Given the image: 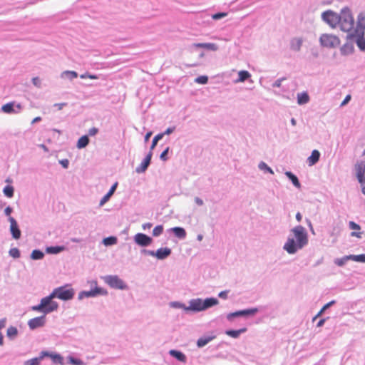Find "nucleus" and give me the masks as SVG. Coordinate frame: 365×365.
Returning <instances> with one entry per match:
<instances>
[{"mask_svg": "<svg viewBox=\"0 0 365 365\" xmlns=\"http://www.w3.org/2000/svg\"><path fill=\"white\" fill-rule=\"evenodd\" d=\"M354 50V47L352 43H346L341 47L340 52L343 56H348L352 53Z\"/></svg>", "mask_w": 365, "mask_h": 365, "instance_id": "obj_28", "label": "nucleus"}, {"mask_svg": "<svg viewBox=\"0 0 365 365\" xmlns=\"http://www.w3.org/2000/svg\"><path fill=\"white\" fill-rule=\"evenodd\" d=\"M339 14L334 12L332 10H327L322 12L321 18L324 22L328 24L331 29L337 27L340 23Z\"/></svg>", "mask_w": 365, "mask_h": 365, "instance_id": "obj_8", "label": "nucleus"}, {"mask_svg": "<svg viewBox=\"0 0 365 365\" xmlns=\"http://www.w3.org/2000/svg\"><path fill=\"white\" fill-rule=\"evenodd\" d=\"M23 106L21 103L15 101L9 102L1 106V110L5 113H19L22 110Z\"/></svg>", "mask_w": 365, "mask_h": 365, "instance_id": "obj_12", "label": "nucleus"}, {"mask_svg": "<svg viewBox=\"0 0 365 365\" xmlns=\"http://www.w3.org/2000/svg\"><path fill=\"white\" fill-rule=\"evenodd\" d=\"M61 77L62 78H68L69 80H73L78 77V73L77 72L73 71H65L61 73Z\"/></svg>", "mask_w": 365, "mask_h": 365, "instance_id": "obj_38", "label": "nucleus"}, {"mask_svg": "<svg viewBox=\"0 0 365 365\" xmlns=\"http://www.w3.org/2000/svg\"><path fill=\"white\" fill-rule=\"evenodd\" d=\"M175 237L180 240H183L186 237L187 233L185 230L181 227H175L170 229Z\"/></svg>", "mask_w": 365, "mask_h": 365, "instance_id": "obj_27", "label": "nucleus"}, {"mask_svg": "<svg viewBox=\"0 0 365 365\" xmlns=\"http://www.w3.org/2000/svg\"><path fill=\"white\" fill-rule=\"evenodd\" d=\"M46 316L43 314L40 317L31 319L28 322V326L30 329L34 330L36 329L43 327L46 324Z\"/></svg>", "mask_w": 365, "mask_h": 365, "instance_id": "obj_15", "label": "nucleus"}, {"mask_svg": "<svg viewBox=\"0 0 365 365\" xmlns=\"http://www.w3.org/2000/svg\"><path fill=\"white\" fill-rule=\"evenodd\" d=\"M42 352L46 353L47 354L46 355V357H50L54 364H58L61 365L65 364L63 357L60 354L50 352L48 351H42Z\"/></svg>", "mask_w": 365, "mask_h": 365, "instance_id": "obj_19", "label": "nucleus"}, {"mask_svg": "<svg viewBox=\"0 0 365 365\" xmlns=\"http://www.w3.org/2000/svg\"><path fill=\"white\" fill-rule=\"evenodd\" d=\"M67 364L69 365H86V363L84 362L81 359L74 357L73 355L70 354L67 356Z\"/></svg>", "mask_w": 365, "mask_h": 365, "instance_id": "obj_32", "label": "nucleus"}, {"mask_svg": "<svg viewBox=\"0 0 365 365\" xmlns=\"http://www.w3.org/2000/svg\"><path fill=\"white\" fill-rule=\"evenodd\" d=\"M356 171V177L360 183H364V178L365 174V167L361 165L360 163H357L355 166Z\"/></svg>", "mask_w": 365, "mask_h": 365, "instance_id": "obj_24", "label": "nucleus"}, {"mask_svg": "<svg viewBox=\"0 0 365 365\" xmlns=\"http://www.w3.org/2000/svg\"><path fill=\"white\" fill-rule=\"evenodd\" d=\"M170 307L175 309H183L184 310L185 308L187 307L185 304L177 301L170 302Z\"/></svg>", "mask_w": 365, "mask_h": 365, "instance_id": "obj_44", "label": "nucleus"}, {"mask_svg": "<svg viewBox=\"0 0 365 365\" xmlns=\"http://www.w3.org/2000/svg\"><path fill=\"white\" fill-rule=\"evenodd\" d=\"M9 254L11 257L15 258V259H17V258H19L20 256H21V253H20V251L18 248L16 247H14V248H11L9 251Z\"/></svg>", "mask_w": 365, "mask_h": 365, "instance_id": "obj_47", "label": "nucleus"}, {"mask_svg": "<svg viewBox=\"0 0 365 365\" xmlns=\"http://www.w3.org/2000/svg\"><path fill=\"white\" fill-rule=\"evenodd\" d=\"M133 240L135 244L143 247H148L153 242V238L143 233H137L135 235Z\"/></svg>", "mask_w": 365, "mask_h": 365, "instance_id": "obj_13", "label": "nucleus"}, {"mask_svg": "<svg viewBox=\"0 0 365 365\" xmlns=\"http://www.w3.org/2000/svg\"><path fill=\"white\" fill-rule=\"evenodd\" d=\"M163 138H162V134H160L158 133V135H156L153 139V141H152V144H151V146H150V150L152 151V150H153L155 146L157 145L158 144V142L161 140Z\"/></svg>", "mask_w": 365, "mask_h": 365, "instance_id": "obj_49", "label": "nucleus"}, {"mask_svg": "<svg viewBox=\"0 0 365 365\" xmlns=\"http://www.w3.org/2000/svg\"><path fill=\"white\" fill-rule=\"evenodd\" d=\"M169 354L180 362L185 363L187 361L186 356L180 351L171 349L169 351Z\"/></svg>", "mask_w": 365, "mask_h": 365, "instance_id": "obj_22", "label": "nucleus"}, {"mask_svg": "<svg viewBox=\"0 0 365 365\" xmlns=\"http://www.w3.org/2000/svg\"><path fill=\"white\" fill-rule=\"evenodd\" d=\"M320 155L321 154L319 150H314L312 152L311 155L307 158L308 165L309 166L315 165L319 160Z\"/></svg>", "mask_w": 365, "mask_h": 365, "instance_id": "obj_23", "label": "nucleus"}, {"mask_svg": "<svg viewBox=\"0 0 365 365\" xmlns=\"http://www.w3.org/2000/svg\"><path fill=\"white\" fill-rule=\"evenodd\" d=\"M215 335H207L200 337L197 341V346L199 348H202L210 343L215 338Z\"/></svg>", "mask_w": 365, "mask_h": 365, "instance_id": "obj_21", "label": "nucleus"}, {"mask_svg": "<svg viewBox=\"0 0 365 365\" xmlns=\"http://www.w3.org/2000/svg\"><path fill=\"white\" fill-rule=\"evenodd\" d=\"M169 152V147L166 148L160 154V158L163 161H166L168 160V154Z\"/></svg>", "mask_w": 365, "mask_h": 365, "instance_id": "obj_51", "label": "nucleus"}, {"mask_svg": "<svg viewBox=\"0 0 365 365\" xmlns=\"http://www.w3.org/2000/svg\"><path fill=\"white\" fill-rule=\"evenodd\" d=\"M44 253L40 250H34L31 254V258L34 260H39L43 259Z\"/></svg>", "mask_w": 365, "mask_h": 365, "instance_id": "obj_42", "label": "nucleus"}, {"mask_svg": "<svg viewBox=\"0 0 365 365\" xmlns=\"http://www.w3.org/2000/svg\"><path fill=\"white\" fill-rule=\"evenodd\" d=\"M163 232V226L162 225H157L153 230V235L154 237H158Z\"/></svg>", "mask_w": 365, "mask_h": 365, "instance_id": "obj_46", "label": "nucleus"}, {"mask_svg": "<svg viewBox=\"0 0 365 365\" xmlns=\"http://www.w3.org/2000/svg\"><path fill=\"white\" fill-rule=\"evenodd\" d=\"M365 31V11H361L357 16L356 26L353 32L358 33Z\"/></svg>", "mask_w": 365, "mask_h": 365, "instance_id": "obj_18", "label": "nucleus"}, {"mask_svg": "<svg viewBox=\"0 0 365 365\" xmlns=\"http://www.w3.org/2000/svg\"><path fill=\"white\" fill-rule=\"evenodd\" d=\"M104 282L110 287L116 289L125 290L128 289L125 282L118 275H106L102 277Z\"/></svg>", "mask_w": 365, "mask_h": 365, "instance_id": "obj_6", "label": "nucleus"}, {"mask_svg": "<svg viewBox=\"0 0 365 365\" xmlns=\"http://www.w3.org/2000/svg\"><path fill=\"white\" fill-rule=\"evenodd\" d=\"M13 212V209H12V207H11L10 206L6 207L5 208V210H4V213H5V215H6V216H9V217H11L10 215H11V212Z\"/></svg>", "mask_w": 365, "mask_h": 365, "instance_id": "obj_62", "label": "nucleus"}, {"mask_svg": "<svg viewBox=\"0 0 365 365\" xmlns=\"http://www.w3.org/2000/svg\"><path fill=\"white\" fill-rule=\"evenodd\" d=\"M172 253V250L169 247H161L156 251L153 250V257H156L158 259L163 260L168 258Z\"/></svg>", "mask_w": 365, "mask_h": 365, "instance_id": "obj_17", "label": "nucleus"}, {"mask_svg": "<svg viewBox=\"0 0 365 365\" xmlns=\"http://www.w3.org/2000/svg\"><path fill=\"white\" fill-rule=\"evenodd\" d=\"M259 312L257 307L238 310L235 312H231L227 314L226 318L229 322H232L234 318L236 317H250L255 315Z\"/></svg>", "mask_w": 365, "mask_h": 365, "instance_id": "obj_10", "label": "nucleus"}, {"mask_svg": "<svg viewBox=\"0 0 365 365\" xmlns=\"http://www.w3.org/2000/svg\"><path fill=\"white\" fill-rule=\"evenodd\" d=\"M32 83L37 88H41V81L38 77H34L32 78Z\"/></svg>", "mask_w": 365, "mask_h": 365, "instance_id": "obj_56", "label": "nucleus"}, {"mask_svg": "<svg viewBox=\"0 0 365 365\" xmlns=\"http://www.w3.org/2000/svg\"><path fill=\"white\" fill-rule=\"evenodd\" d=\"M8 220L10 222L9 230L12 237L15 240L20 239L21 236V232L20 230L17 221L13 217H9L8 218Z\"/></svg>", "mask_w": 365, "mask_h": 365, "instance_id": "obj_14", "label": "nucleus"}, {"mask_svg": "<svg viewBox=\"0 0 365 365\" xmlns=\"http://www.w3.org/2000/svg\"><path fill=\"white\" fill-rule=\"evenodd\" d=\"M53 296L51 293L41 299L40 304L32 306L31 309L37 312L43 313L45 316L58 309V302L53 301Z\"/></svg>", "mask_w": 365, "mask_h": 365, "instance_id": "obj_3", "label": "nucleus"}, {"mask_svg": "<svg viewBox=\"0 0 365 365\" xmlns=\"http://www.w3.org/2000/svg\"><path fill=\"white\" fill-rule=\"evenodd\" d=\"M294 237H288L283 245V250L289 255H294L309 243L308 234L302 225H297L291 230Z\"/></svg>", "mask_w": 365, "mask_h": 365, "instance_id": "obj_1", "label": "nucleus"}, {"mask_svg": "<svg viewBox=\"0 0 365 365\" xmlns=\"http://www.w3.org/2000/svg\"><path fill=\"white\" fill-rule=\"evenodd\" d=\"M351 257L353 261L365 263V254L358 255H351Z\"/></svg>", "mask_w": 365, "mask_h": 365, "instance_id": "obj_45", "label": "nucleus"}, {"mask_svg": "<svg viewBox=\"0 0 365 365\" xmlns=\"http://www.w3.org/2000/svg\"><path fill=\"white\" fill-rule=\"evenodd\" d=\"M227 14L224 12H218L212 15V19L215 20L221 19L226 16Z\"/></svg>", "mask_w": 365, "mask_h": 365, "instance_id": "obj_53", "label": "nucleus"}, {"mask_svg": "<svg viewBox=\"0 0 365 365\" xmlns=\"http://www.w3.org/2000/svg\"><path fill=\"white\" fill-rule=\"evenodd\" d=\"M349 229L353 230H359L361 229L360 225L354 222V221L349 222Z\"/></svg>", "mask_w": 365, "mask_h": 365, "instance_id": "obj_50", "label": "nucleus"}, {"mask_svg": "<svg viewBox=\"0 0 365 365\" xmlns=\"http://www.w3.org/2000/svg\"><path fill=\"white\" fill-rule=\"evenodd\" d=\"M230 292L229 290H224V291H222L220 292L219 294H218V297L222 299H227V297H228V293Z\"/></svg>", "mask_w": 365, "mask_h": 365, "instance_id": "obj_57", "label": "nucleus"}, {"mask_svg": "<svg viewBox=\"0 0 365 365\" xmlns=\"http://www.w3.org/2000/svg\"><path fill=\"white\" fill-rule=\"evenodd\" d=\"M152 155L153 153L150 150L143 160L141 163L135 168V172L137 173H143L147 170L148 168L149 167L151 163Z\"/></svg>", "mask_w": 365, "mask_h": 365, "instance_id": "obj_16", "label": "nucleus"}, {"mask_svg": "<svg viewBox=\"0 0 365 365\" xmlns=\"http://www.w3.org/2000/svg\"><path fill=\"white\" fill-rule=\"evenodd\" d=\"M6 335L10 339H15L18 335V329L16 327L11 326L7 329Z\"/></svg>", "mask_w": 365, "mask_h": 365, "instance_id": "obj_40", "label": "nucleus"}, {"mask_svg": "<svg viewBox=\"0 0 365 365\" xmlns=\"http://www.w3.org/2000/svg\"><path fill=\"white\" fill-rule=\"evenodd\" d=\"M251 77V74L247 71H240L238 73V78L235 83L245 82Z\"/></svg>", "mask_w": 365, "mask_h": 365, "instance_id": "obj_33", "label": "nucleus"}, {"mask_svg": "<svg viewBox=\"0 0 365 365\" xmlns=\"http://www.w3.org/2000/svg\"><path fill=\"white\" fill-rule=\"evenodd\" d=\"M4 195L9 198H11L14 195V187L12 185H8L3 189Z\"/></svg>", "mask_w": 365, "mask_h": 365, "instance_id": "obj_41", "label": "nucleus"}, {"mask_svg": "<svg viewBox=\"0 0 365 365\" xmlns=\"http://www.w3.org/2000/svg\"><path fill=\"white\" fill-rule=\"evenodd\" d=\"M349 260H351V255H345L341 258H336L334 264L339 267H343Z\"/></svg>", "mask_w": 365, "mask_h": 365, "instance_id": "obj_36", "label": "nucleus"}, {"mask_svg": "<svg viewBox=\"0 0 365 365\" xmlns=\"http://www.w3.org/2000/svg\"><path fill=\"white\" fill-rule=\"evenodd\" d=\"M117 242H118V239L115 236H110L108 237H105L103 240V244L107 247L114 245L117 244Z\"/></svg>", "mask_w": 365, "mask_h": 365, "instance_id": "obj_39", "label": "nucleus"}, {"mask_svg": "<svg viewBox=\"0 0 365 365\" xmlns=\"http://www.w3.org/2000/svg\"><path fill=\"white\" fill-rule=\"evenodd\" d=\"M68 105L67 103H55L53 104V107H56L58 108V110H61L63 109L65 106H66Z\"/></svg>", "mask_w": 365, "mask_h": 365, "instance_id": "obj_60", "label": "nucleus"}, {"mask_svg": "<svg viewBox=\"0 0 365 365\" xmlns=\"http://www.w3.org/2000/svg\"><path fill=\"white\" fill-rule=\"evenodd\" d=\"M117 187H118V182H116L111 186L109 191L100 200L99 205L101 207L103 206L106 202H107L110 200V197L115 192Z\"/></svg>", "mask_w": 365, "mask_h": 365, "instance_id": "obj_20", "label": "nucleus"}, {"mask_svg": "<svg viewBox=\"0 0 365 365\" xmlns=\"http://www.w3.org/2000/svg\"><path fill=\"white\" fill-rule=\"evenodd\" d=\"M54 299L58 298L63 301H68L73 298L75 292L74 289L70 287L69 284H66L57 288H55L52 292Z\"/></svg>", "mask_w": 365, "mask_h": 365, "instance_id": "obj_5", "label": "nucleus"}, {"mask_svg": "<svg viewBox=\"0 0 365 365\" xmlns=\"http://www.w3.org/2000/svg\"><path fill=\"white\" fill-rule=\"evenodd\" d=\"M193 46L197 48H203L212 51H215L217 48L216 45L212 43H194Z\"/></svg>", "mask_w": 365, "mask_h": 365, "instance_id": "obj_37", "label": "nucleus"}, {"mask_svg": "<svg viewBox=\"0 0 365 365\" xmlns=\"http://www.w3.org/2000/svg\"><path fill=\"white\" fill-rule=\"evenodd\" d=\"M98 133V129L97 128L93 127L88 130V135L91 136H93Z\"/></svg>", "mask_w": 365, "mask_h": 365, "instance_id": "obj_59", "label": "nucleus"}, {"mask_svg": "<svg viewBox=\"0 0 365 365\" xmlns=\"http://www.w3.org/2000/svg\"><path fill=\"white\" fill-rule=\"evenodd\" d=\"M46 355H47L46 353L41 351L38 357L26 361L24 365H40V361L46 357Z\"/></svg>", "mask_w": 365, "mask_h": 365, "instance_id": "obj_25", "label": "nucleus"}, {"mask_svg": "<svg viewBox=\"0 0 365 365\" xmlns=\"http://www.w3.org/2000/svg\"><path fill=\"white\" fill-rule=\"evenodd\" d=\"M195 202L199 206H202L204 204L203 200L198 197H195Z\"/></svg>", "mask_w": 365, "mask_h": 365, "instance_id": "obj_64", "label": "nucleus"}, {"mask_svg": "<svg viewBox=\"0 0 365 365\" xmlns=\"http://www.w3.org/2000/svg\"><path fill=\"white\" fill-rule=\"evenodd\" d=\"M175 126L169 127L163 133H160V134H162V138H163V136L165 135H170L173 133L175 131Z\"/></svg>", "mask_w": 365, "mask_h": 365, "instance_id": "obj_52", "label": "nucleus"}, {"mask_svg": "<svg viewBox=\"0 0 365 365\" xmlns=\"http://www.w3.org/2000/svg\"><path fill=\"white\" fill-rule=\"evenodd\" d=\"M195 81L199 84H206L208 82V77L207 76H200L195 78Z\"/></svg>", "mask_w": 365, "mask_h": 365, "instance_id": "obj_48", "label": "nucleus"}, {"mask_svg": "<svg viewBox=\"0 0 365 365\" xmlns=\"http://www.w3.org/2000/svg\"><path fill=\"white\" fill-rule=\"evenodd\" d=\"M219 304V301L217 298L209 297L205 299L201 298L192 299L189 301V306L185 308L186 312H200L207 310L214 306Z\"/></svg>", "mask_w": 365, "mask_h": 365, "instance_id": "obj_2", "label": "nucleus"}, {"mask_svg": "<svg viewBox=\"0 0 365 365\" xmlns=\"http://www.w3.org/2000/svg\"><path fill=\"white\" fill-rule=\"evenodd\" d=\"M319 43L322 47L336 48L340 44V39L333 34H323L319 37Z\"/></svg>", "mask_w": 365, "mask_h": 365, "instance_id": "obj_9", "label": "nucleus"}, {"mask_svg": "<svg viewBox=\"0 0 365 365\" xmlns=\"http://www.w3.org/2000/svg\"><path fill=\"white\" fill-rule=\"evenodd\" d=\"M309 96L306 92L297 94V103L299 105H304L309 102Z\"/></svg>", "mask_w": 365, "mask_h": 365, "instance_id": "obj_35", "label": "nucleus"}, {"mask_svg": "<svg viewBox=\"0 0 365 365\" xmlns=\"http://www.w3.org/2000/svg\"><path fill=\"white\" fill-rule=\"evenodd\" d=\"M339 17L340 23L338 26L342 31L349 34L354 30V19L351 10L348 6L341 9Z\"/></svg>", "mask_w": 365, "mask_h": 365, "instance_id": "obj_4", "label": "nucleus"}, {"mask_svg": "<svg viewBox=\"0 0 365 365\" xmlns=\"http://www.w3.org/2000/svg\"><path fill=\"white\" fill-rule=\"evenodd\" d=\"M286 78L284 77L278 78L272 83L273 88H279L282 85V82L284 81Z\"/></svg>", "mask_w": 365, "mask_h": 365, "instance_id": "obj_54", "label": "nucleus"}, {"mask_svg": "<svg viewBox=\"0 0 365 365\" xmlns=\"http://www.w3.org/2000/svg\"><path fill=\"white\" fill-rule=\"evenodd\" d=\"M285 175L289 178V180L292 182L293 185L296 187L297 188L301 187V184L299 182V180L298 178L292 172L290 171H286Z\"/></svg>", "mask_w": 365, "mask_h": 365, "instance_id": "obj_30", "label": "nucleus"}, {"mask_svg": "<svg viewBox=\"0 0 365 365\" xmlns=\"http://www.w3.org/2000/svg\"><path fill=\"white\" fill-rule=\"evenodd\" d=\"M141 255L152 256L153 255V250L143 249L140 250Z\"/></svg>", "mask_w": 365, "mask_h": 365, "instance_id": "obj_58", "label": "nucleus"}, {"mask_svg": "<svg viewBox=\"0 0 365 365\" xmlns=\"http://www.w3.org/2000/svg\"><path fill=\"white\" fill-rule=\"evenodd\" d=\"M365 31H361L358 33L351 32L347 34L346 38L348 40H356V43L359 49L362 51H365Z\"/></svg>", "mask_w": 365, "mask_h": 365, "instance_id": "obj_11", "label": "nucleus"}, {"mask_svg": "<svg viewBox=\"0 0 365 365\" xmlns=\"http://www.w3.org/2000/svg\"><path fill=\"white\" fill-rule=\"evenodd\" d=\"M258 168L260 170L264 171V173H271V174H274V172H273L272 169L269 166H268L267 165V163H265L263 161H261L259 163Z\"/></svg>", "mask_w": 365, "mask_h": 365, "instance_id": "obj_43", "label": "nucleus"}, {"mask_svg": "<svg viewBox=\"0 0 365 365\" xmlns=\"http://www.w3.org/2000/svg\"><path fill=\"white\" fill-rule=\"evenodd\" d=\"M66 250L64 246H50L46 248V252L51 255H57Z\"/></svg>", "mask_w": 365, "mask_h": 365, "instance_id": "obj_31", "label": "nucleus"}, {"mask_svg": "<svg viewBox=\"0 0 365 365\" xmlns=\"http://www.w3.org/2000/svg\"><path fill=\"white\" fill-rule=\"evenodd\" d=\"M60 164L63 166V168H68L69 165V161L67 159H63L59 161Z\"/></svg>", "mask_w": 365, "mask_h": 365, "instance_id": "obj_61", "label": "nucleus"}, {"mask_svg": "<svg viewBox=\"0 0 365 365\" xmlns=\"http://www.w3.org/2000/svg\"><path fill=\"white\" fill-rule=\"evenodd\" d=\"M351 100V96L350 95H347L345 98L344 99V101H342V103H341V106H343L344 105H346V103H348V102Z\"/></svg>", "mask_w": 365, "mask_h": 365, "instance_id": "obj_63", "label": "nucleus"}, {"mask_svg": "<svg viewBox=\"0 0 365 365\" xmlns=\"http://www.w3.org/2000/svg\"><path fill=\"white\" fill-rule=\"evenodd\" d=\"M247 330L246 327H243L237 330L228 329L226 330L225 333L232 338L237 339L241 334L245 333Z\"/></svg>", "mask_w": 365, "mask_h": 365, "instance_id": "obj_26", "label": "nucleus"}, {"mask_svg": "<svg viewBox=\"0 0 365 365\" xmlns=\"http://www.w3.org/2000/svg\"><path fill=\"white\" fill-rule=\"evenodd\" d=\"M330 306L329 304H328V303H327L326 304H324L323 306V307L321 309V310L319 312V313L314 317L313 320H314L316 318L319 317L320 315L322 314L323 312H325V310H327L328 308H329Z\"/></svg>", "mask_w": 365, "mask_h": 365, "instance_id": "obj_55", "label": "nucleus"}, {"mask_svg": "<svg viewBox=\"0 0 365 365\" xmlns=\"http://www.w3.org/2000/svg\"><path fill=\"white\" fill-rule=\"evenodd\" d=\"M89 141L90 140L88 135H83L78 139L76 146L79 149L84 148L88 145Z\"/></svg>", "mask_w": 365, "mask_h": 365, "instance_id": "obj_34", "label": "nucleus"}, {"mask_svg": "<svg viewBox=\"0 0 365 365\" xmlns=\"http://www.w3.org/2000/svg\"><path fill=\"white\" fill-rule=\"evenodd\" d=\"M303 41L301 38H294L290 41V48L299 51L302 46Z\"/></svg>", "mask_w": 365, "mask_h": 365, "instance_id": "obj_29", "label": "nucleus"}, {"mask_svg": "<svg viewBox=\"0 0 365 365\" xmlns=\"http://www.w3.org/2000/svg\"><path fill=\"white\" fill-rule=\"evenodd\" d=\"M92 283L96 285L95 288L89 291L80 292L78 296L79 300H82L84 298L96 297L100 295L106 296L108 294V291L106 289L97 286L96 281H93Z\"/></svg>", "mask_w": 365, "mask_h": 365, "instance_id": "obj_7", "label": "nucleus"}]
</instances>
